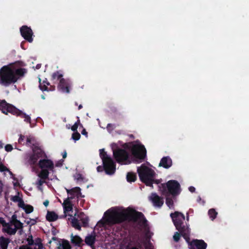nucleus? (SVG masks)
<instances>
[{
	"mask_svg": "<svg viewBox=\"0 0 249 249\" xmlns=\"http://www.w3.org/2000/svg\"><path fill=\"white\" fill-rule=\"evenodd\" d=\"M147 158V151L139 140L125 142V164L140 163Z\"/></svg>",
	"mask_w": 249,
	"mask_h": 249,
	"instance_id": "obj_1",
	"label": "nucleus"
},
{
	"mask_svg": "<svg viewBox=\"0 0 249 249\" xmlns=\"http://www.w3.org/2000/svg\"><path fill=\"white\" fill-rule=\"evenodd\" d=\"M124 209L123 207H113L107 210L104 214L102 218L98 221L95 228H106L119 223L124 220Z\"/></svg>",
	"mask_w": 249,
	"mask_h": 249,
	"instance_id": "obj_2",
	"label": "nucleus"
},
{
	"mask_svg": "<svg viewBox=\"0 0 249 249\" xmlns=\"http://www.w3.org/2000/svg\"><path fill=\"white\" fill-rule=\"evenodd\" d=\"M125 221L136 224V229L138 232L142 230H144L146 236L147 238L150 239V236L149 235L150 229L148 221L142 212L137 211L130 207L125 208Z\"/></svg>",
	"mask_w": 249,
	"mask_h": 249,
	"instance_id": "obj_3",
	"label": "nucleus"
},
{
	"mask_svg": "<svg viewBox=\"0 0 249 249\" xmlns=\"http://www.w3.org/2000/svg\"><path fill=\"white\" fill-rule=\"evenodd\" d=\"M25 73L22 69H17L13 64L4 66L0 69V84L7 86L14 83Z\"/></svg>",
	"mask_w": 249,
	"mask_h": 249,
	"instance_id": "obj_4",
	"label": "nucleus"
},
{
	"mask_svg": "<svg viewBox=\"0 0 249 249\" xmlns=\"http://www.w3.org/2000/svg\"><path fill=\"white\" fill-rule=\"evenodd\" d=\"M176 229L179 232H176L173 235L174 240L178 242L180 239V235L186 240L189 239L190 231L188 226L184 224L185 216L181 213L175 212L170 214Z\"/></svg>",
	"mask_w": 249,
	"mask_h": 249,
	"instance_id": "obj_5",
	"label": "nucleus"
},
{
	"mask_svg": "<svg viewBox=\"0 0 249 249\" xmlns=\"http://www.w3.org/2000/svg\"><path fill=\"white\" fill-rule=\"evenodd\" d=\"M159 189L162 195H172L173 197L178 196L180 193V185L176 180H170L166 183H161L159 186Z\"/></svg>",
	"mask_w": 249,
	"mask_h": 249,
	"instance_id": "obj_6",
	"label": "nucleus"
},
{
	"mask_svg": "<svg viewBox=\"0 0 249 249\" xmlns=\"http://www.w3.org/2000/svg\"><path fill=\"white\" fill-rule=\"evenodd\" d=\"M137 173L142 182L147 186H152V178H155L156 175L152 169L142 164L137 167Z\"/></svg>",
	"mask_w": 249,
	"mask_h": 249,
	"instance_id": "obj_7",
	"label": "nucleus"
},
{
	"mask_svg": "<svg viewBox=\"0 0 249 249\" xmlns=\"http://www.w3.org/2000/svg\"><path fill=\"white\" fill-rule=\"evenodd\" d=\"M74 210L75 213L74 215H72L71 217H69L68 219L69 220H71L73 227L80 230L81 226L79 221H81L83 226H86L88 223V218L83 212H79L76 208H75Z\"/></svg>",
	"mask_w": 249,
	"mask_h": 249,
	"instance_id": "obj_8",
	"label": "nucleus"
},
{
	"mask_svg": "<svg viewBox=\"0 0 249 249\" xmlns=\"http://www.w3.org/2000/svg\"><path fill=\"white\" fill-rule=\"evenodd\" d=\"M100 156L102 160L104 167L107 174H112L115 170L114 163L111 158L104 151V149L100 150Z\"/></svg>",
	"mask_w": 249,
	"mask_h": 249,
	"instance_id": "obj_9",
	"label": "nucleus"
},
{
	"mask_svg": "<svg viewBox=\"0 0 249 249\" xmlns=\"http://www.w3.org/2000/svg\"><path fill=\"white\" fill-rule=\"evenodd\" d=\"M0 107L2 108L1 109L2 112L5 114H7L8 112H11L14 114L20 116L22 118H24V120L25 121L29 122L30 121V117L29 116L21 112L15 107L6 103L4 101H2L0 102Z\"/></svg>",
	"mask_w": 249,
	"mask_h": 249,
	"instance_id": "obj_10",
	"label": "nucleus"
},
{
	"mask_svg": "<svg viewBox=\"0 0 249 249\" xmlns=\"http://www.w3.org/2000/svg\"><path fill=\"white\" fill-rule=\"evenodd\" d=\"M22 228V223L19 221L15 219L14 217H12V220L9 223H7V226L3 231L7 233L13 234H15L18 229Z\"/></svg>",
	"mask_w": 249,
	"mask_h": 249,
	"instance_id": "obj_11",
	"label": "nucleus"
},
{
	"mask_svg": "<svg viewBox=\"0 0 249 249\" xmlns=\"http://www.w3.org/2000/svg\"><path fill=\"white\" fill-rule=\"evenodd\" d=\"M148 199L155 207L161 208L164 203L163 197L158 196L156 193H152L148 196Z\"/></svg>",
	"mask_w": 249,
	"mask_h": 249,
	"instance_id": "obj_12",
	"label": "nucleus"
},
{
	"mask_svg": "<svg viewBox=\"0 0 249 249\" xmlns=\"http://www.w3.org/2000/svg\"><path fill=\"white\" fill-rule=\"evenodd\" d=\"M64 210V213L65 216H69L71 217L73 212V204L72 203L70 198H67L64 200L62 203Z\"/></svg>",
	"mask_w": 249,
	"mask_h": 249,
	"instance_id": "obj_13",
	"label": "nucleus"
},
{
	"mask_svg": "<svg viewBox=\"0 0 249 249\" xmlns=\"http://www.w3.org/2000/svg\"><path fill=\"white\" fill-rule=\"evenodd\" d=\"M189 249H206L207 244L203 240L193 239L188 243Z\"/></svg>",
	"mask_w": 249,
	"mask_h": 249,
	"instance_id": "obj_14",
	"label": "nucleus"
},
{
	"mask_svg": "<svg viewBox=\"0 0 249 249\" xmlns=\"http://www.w3.org/2000/svg\"><path fill=\"white\" fill-rule=\"evenodd\" d=\"M53 78L54 79H59L60 84L59 85V88L63 91L67 93L69 92V85L67 84L64 79H61L62 77V75L60 74L59 72L55 73L53 74Z\"/></svg>",
	"mask_w": 249,
	"mask_h": 249,
	"instance_id": "obj_15",
	"label": "nucleus"
},
{
	"mask_svg": "<svg viewBox=\"0 0 249 249\" xmlns=\"http://www.w3.org/2000/svg\"><path fill=\"white\" fill-rule=\"evenodd\" d=\"M20 33L24 39L29 42L33 41V32L31 28L26 26H23L20 28Z\"/></svg>",
	"mask_w": 249,
	"mask_h": 249,
	"instance_id": "obj_16",
	"label": "nucleus"
},
{
	"mask_svg": "<svg viewBox=\"0 0 249 249\" xmlns=\"http://www.w3.org/2000/svg\"><path fill=\"white\" fill-rule=\"evenodd\" d=\"M43 153L42 150L36 147L33 149V154L30 158V161L31 163H35L37 160L42 157Z\"/></svg>",
	"mask_w": 249,
	"mask_h": 249,
	"instance_id": "obj_17",
	"label": "nucleus"
},
{
	"mask_svg": "<svg viewBox=\"0 0 249 249\" xmlns=\"http://www.w3.org/2000/svg\"><path fill=\"white\" fill-rule=\"evenodd\" d=\"M66 190L69 196L68 198H70L71 200L75 197H78L81 196V190L79 187H75L71 189H66Z\"/></svg>",
	"mask_w": 249,
	"mask_h": 249,
	"instance_id": "obj_18",
	"label": "nucleus"
},
{
	"mask_svg": "<svg viewBox=\"0 0 249 249\" xmlns=\"http://www.w3.org/2000/svg\"><path fill=\"white\" fill-rule=\"evenodd\" d=\"M113 154L116 160L120 163H123L124 160V151L123 149H118L113 150Z\"/></svg>",
	"mask_w": 249,
	"mask_h": 249,
	"instance_id": "obj_19",
	"label": "nucleus"
},
{
	"mask_svg": "<svg viewBox=\"0 0 249 249\" xmlns=\"http://www.w3.org/2000/svg\"><path fill=\"white\" fill-rule=\"evenodd\" d=\"M172 165V160L169 156L163 157L159 163V166H162L166 169L170 168Z\"/></svg>",
	"mask_w": 249,
	"mask_h": 249,
	"instance_id": "obj_20",
	"label": "nucleus"
},
{
	"mask_svg": "<svg viewBox=\"0 0 249 249\" xmlns=\"http://www.w3.org/2000/svg\"><path fill=\"white\" fill-rule=\"evenodd\" d=\"M39 167L44 169H52L53 168V164L52 161L49 160H40L39 162Z\"/></svg>",
	"mask_w": 249,
	"mask_h": 249,
	"instance_id": "obj_21",
	"label": "nucleus"
},
{
	"mask_svg": "<svg viewBox=\"0 0 249 249\" xmlns=\"http://www.w3.org/2000/svg\"><path fill=\"white\" fill-rule=\"evenodd\" d=\"M96 239V235L95 233H92L87 235L85 239L86 243L90 246H92Z\"/></svg>",
	"mask_w": 249,
	"mask_h": 249,
	"instance_id": "obj_22",
	"label": "nucleus"
},
{
	"mask_svg": "<svg viewBox=\"0 0 249 249\" xmlns=\"http://www.w3.org/2000/svg\"><path fill=\"white\" fill-rule=\"evenodd\" d=\"M11 200L14 202H17L19 207L23 205V201L22 199V195H20L19 193H18L15 196H12L11 197Z\"/></svg>",
	"mask_w": 249,
	"mask_h": 249,
	"instance_id": "obj_23",
	"label": "nucleus"
},
{
	"mask_svg": "<svg viewBox=\"0 0 249 249\" xmlns=\"http://www.w3.org/2000/svg\"><path fill=\"white\" fill-rule=\"evenodd\" d=\"M71 243L76 245L79 246L83 242L82 238L78 235H73V234H71Z\"/></svg>",
	"mask_w": 249,
	"mask_h": 249,
	"instance_id": "obj_24",
	"label": "nucleus"
},
{
	"mask_svg": "<svg viewBox=\"0 0 249 249\" xmlns=\"http://www.w3.org/2000/svg\"><path fill=\"white\" fill-rule=\"evenodd\" d=\"M58 249H71L69 242L66 240H62L58 245Z\"/></svg>",
	"mask_w": 249,
	"mask_h": 249,
	"instance_id": "obj_25",
	"label": "nucleus"
},
{
	"mask_svg": "<svg viewBox=\"0 0 249 249\" xmlns=\"http://www.w3.org/2000/svg\"><path fill=\"white\" fill-rule=\"evenodd\" d=\"M137 178V175L135 173L130 172L127 173L126 178L128 182H135Z\"/></svg>",
	"mask_w": 249,
	"mask_h": 249,
	"instance_id": "obj_26",
	"label": "nucleus"
},
{
	"mask_svg": "<svg viewBox=\"0 0 249 249\" xmlns=\"http://www.w3.org/2000/svg\"><path fill=\"white\" fill-rule=\"evenodd\" d=\"M46 218L49 221H53L57 219L58 215L53 212H48Z\"/></svg>",
	"mask_w": 249,
	"mask_h": 249,
	"instance_id": "obj_27",
	"label": "nucleus"
},
{
	"mask_svg": "<svg viewBox=\"0 0 249 249\" xmlns=\"http://www.w3.org/2000/svg\"><path fill=\"white\" fill-rule=\"evenodd\" d=\"M9 242L8 239L3 237L0 238V246L2 249H7Z\"/></svg>",
	"mask_w": 249,
	"mask_h": 249,
	"instance_id": "obj_28",
	"label": "nucleus"
},
{
	"mask_svg": "<svg viewBox=\"0 0 249 249\" xmlns=\"http://www.w3.org/2000/svg\"><path fill=\"white\" fill-rule=\"evenodd\" d=\"M19 207L23 209L27 213H32L34 210V208L32 206L25 204L24 202L23 205Z\"/></svg>",
	"mask_w": 249,
	"mask_h": 249,
	"instance_id": "obj_29",
	"label": "nucleus"
},
{
	"mask_svg": "<svg viewBox=\"0 0 249 249\" xmlns=\"http://www.w3.org/2000/svg\"><path fill=\"white\" fill-rule=\"evenodd\" d=\"M48 175H49L48 171L46 169H43L41 170V171L40 172V173H39L37 175V176L39 178L46 179L48 178Z\"/></svg>",
	"mask_w": 249,
	"mask_h": 249,
	"instance_id": "obj_30",
	"label": "nucleus"
},
{
	"mask_svg": "<svg viewBox=\"0 0 249 249\" xmlns=\"http://www.w3.org/2000/svg\"><path fill=\"white\" fill-rule=\"evenodd\" d=\"M169 195H167V196H166V204L170 208H171L173 207L174 202L172 198L169 197Z\"/></svg>",
	"mask_w": 249,
	"mask_h": 249,
	"instance_id": "obj_31",
	"label": "nucleus"
},
{
	"mask_svg": "<svg viewBox=\"0 0 249 249\" xmlns=\"http://www.w3.org/2000/svg\"><path fill=\"white\" fill-rule=\"evenodd\" d=\"M208 214L210 218L213 220L216 217L217 213L214 209H211L208 211Z\"/></svg>",
	"mask_w": 249,
	"mask_h": 249,
	"instance_id": "obj_32",
	"label": "nucleus"
},
{
	"mask_svg": "<svg viewBox=\"0 0 249 249\" xmlns=\"http://www.w3.org/2000/svg\"><path fill=\"white\" fill-rule=\"evenodd\" d=\"M45 180L44 179L39 178L36 183L37 187L41 191H42L41 185L45 182Z\"/></svg>",
	"mask_w": 249,
	"mask_h": 249,
	"instance_id": "obj_33",
	"label": "nucleus"
},
{
	"mask_svg": "<svg viewBox=\"0 0 249 249\" xmlns=\"http://www.w3.org/2000/svg\"><path fill=\"white\" fill-rule=\"evenodd\" d=\"M0 171L1 172H4L7 171L9 173V174L10 175V176H13L12 173L3 164L0 163Z\"/></svg>",
	"mask_w": 249,
	"mask_h": 249,
	"instance_id": "obj_34",
	"label": "nucleus"
},
{
	"mask_svg": "<svg viewBox=\"0 0 249 249\" xmlns=\"http://www.w3.org/2000/svg\"><path fill=\"white\" fill-rule=\"evenodd\" d=\"M80 138V134L77 132H75L72 135V139L75 141H78Z\"/></svg>",
	"mask_w": 249,
	"mask_h": 249,
	"instance_id": "obj_35",
	"label": "nucleus"
},
{
	"mask_svg": "<svg viewBox=\"0 0 249 249\" xmlns=\"http://www.w3.org/2000/svg\"><path fill=\"white\" fill-rule=\"evenodd\" d=\"M125 249H126V248H125ZM130 249H139L137 247H133L131 248H130ZM145 249H153V247L152 244L149 243L148 244V245H146L145 246Z\"/></svg>",
	"mask_w": 249,
	"mask_h": 249,
	"instance_id": "obj_36",
	"label": "nucleus"
},
{
	"mask_svg": "<svg viewBox=\"0 0 249 249\" xmlns=\"http://www.w3.org/2000/svg\"><path fill=\"white\" fill-rule=\"evenodd\" d=\"M13 149V146L11 144H7L5 146V149L6 151L7 152H10L12 150V149Z\"/></svg>",
	"mask_w": 249,
	"mask_h": 249,
	"instance_id": "obj_37",
	"label": "nucleus"
},
{
	"mask_svg": "<svg viewBox=\"0 0 249 249\" xmlns=\"http://www.w3.org/2000/svg\"><path fill=\"white\" fill-rule=\"evenodd\" d=\"M79 122L75 123L71 127V129L73 131H76L78 128Z\"/></svg>",
	"mask_w": 249,
	"mask_h": 249,
	"instance_id": "obj_38",
	"label": "nucleus"
},
{
	"mask_svg": "<svg viewBox=\"0 0 249 249\" xmlns=\"http://www.w3.org/2000/svg\"><path fill=\"white\" fill-rule=\"evenodd\" d=\"M0 223L2 225L3 229H4L6 226L7 225V223H6L3 218L1 217H0Z\"/></svg>",
	"mask_w": 249,
	"mask_h": 249,
	"instance_id": "obj_39",
	"label": "nucleus"
},
{
	"mask_svg": "<svg viewBox=\"0 0 249 249\" xmlns=\"http://www.w3.org/2000/svg\"><path fill=\"white\" fill-rule=\"evenodd\" d=\"M152 185L153 184V183H155V184H159L161 182V179H155V178H152ZM152 187H153V186H151Z\"/></svg>",
	"mask_w": 249,
	"mask_h": 249,
	"instance_id": "obj_40",
	"label": "nucleus"
},
{
	"mask_svg": "<svg viewBox=\"0 0 249 249\" xmlns=\"http://www.w3.org/2000/svg\"><path fill=\"white\" fill-rule=\"evenodd\" d=\"M43 246L40 243H36L35 244V249H42Z\"/></svg>",
	"mask_w": 249,
	"mask_h": 249,
	"instance_id": "obj_41",
	"label": "nucleus"
},
{
	"mask_svg": "<svg viewBox=\"0 0 249 249\" xmlns=\"http://www.w3.org/2000/svg\"><path fill=\"white\" fill-rule=\"evenodd\" d=\"M114 128V126L111 124H108L107 126V129L109 131H112Z\"/></svg>",
	"mask_w": 249,
	"mask_h": 249,
	"instance_id": "obj_42",
	"label": "nucleus"
},
{
	"mask_svg": "<svg viewBox=\"0 0 249 249\" xmlns=\"http://www.w3.org/2000/svg\"><path fill=\"white\" fill-rule=\"evenodd\" d=\"M135 247H137L139 249H142V244L141 242H138Z\"/></svg>",
	"mask_w": 249,
	"mask_h": 249,
	"instance_id": "obj_43",
	"label": "nucleus"
},
{
	"mask_svg": "<svg viewBox=\"0 0 249 249\" xmlns=\"http://www.w3.org/2000/svg\"><path fill=\"white\" fill-rule=\"evenodd\" d=\"M189 190L191 192V193H194L195 192V190H196V189L193 186H190L189 187Z\"/></svg>",
	"mask_w": 249,
	"mask_h": 249,
	"instance_id": "obj_44",
	"label": "nucleus"
},
{
	"mask_svg": "<svg viewBox=\"0 0 249 249\" xmlns=\"http://www.w3.org/2000/svg\"><path fill=\"white\" fill-rule=\"evenodd\" d=\"M19 249H31V248L26 246H23L21 247Z\"/></svg>",
	"mask_w": 249,
	"mask_h": 249,
	"instance_id": "obj_45",
	"label": "nucleus"
},
{
	"mask_svg": "<svg viewBox=\"0 0 249 249\" xmlns=\"http://www.w3.org/2000/svg\"><path fill=\"white\" fill-rule=\"evenodd\" d=\"M24 139V136H22V135H20V137L18 139V142H21Z\"/></svg>",
	"mask_w": 249,
	"mask_h": 249,
	"instance_id": "obj_46",
	"label": "nucleus"
},
{
	"mask_svg": "<svg viewBox=\"0 0 249 249\" xmlns=\"http://www.w3.org/2000/svg\"><path fill=\"white\" fill-rule=\"evenodd\" d=\"M27 241L29 245H32L33 244V240H32V239H30L29 238H28Z\"/></svg>",
	"mask_w": 249,
	"mask_h": 249,
	"instance_id": "obj_47",
	"label": "nucleus"
},
{
	"mask_svg": "<svg viewBox=\"0 0 249 249\" xmlns=\"http://www.w3.org/2000/svg\"><path fill=\"white\" fill-rule=\"evenodd\" d=\"M32 141V139L31 138H27V144L29 143H31Z\"/></svg>",
	"mask_w": 249,
	"mask_h": 249,
	"instance_id": "obj_48",
	"label": "nucleus"
},
{
	"mask_svg": "<svg viewBox=\"0 0 249 249\" xmlns=\"http://www.w3.org/2000/svg\"><path fill=\"white\" fill-rule=\"evenodd\" d=\"M97 170L98 172H101L102 171V167L101 166H99L97 168Z\"/></svg>",
	"mask_w": 249,
	"mask_h": 249,
	"instance_id": "obj_49",
	"label": "nucleus"
},
{
	"mask_svg": "<svg viewBox=\"0 0 249 249\" xmlns=\"http://www.w3.org/2000/svg\"><path fill=\"white\" fill-rule=\"evenodd\" d=\"M49 201H48V200H46L45 201H44V202L43 204H44L46 207H47V206H48V205H49Z\"/></svg>",
	"mask_w": 249,
	"mask_h": 249,
	"instance_id": "obj_50",
	"label": "nucleus"
},
{
	"mask_svg": "<svg viewBox=\"0 0 249 249\" xmlns=\"http://www.w3.org/2000/svg\"><path fill=\"white\" fill-rule=\"evenodd\" d=\"M130 138H131L132 139H134V136L133 134H129L128 135Z\"/></svg>",
	"mask_w": 249,
	"mask_h": 249,
	"instance_id": "obj_51",
	"label": "nucleus"
},
{
	"mask_svg": "<svg viewBox=\"0 0 249 249\" xmlns=\"http://www.w3.org/2000/svg\"><path fill=\"white\" fill-rule=\"evenodd\" d=\"M82 134L83 135H87V133L85 130H83V131L82 132Z\"/></svg>",
	"mask_w": 249,
	"mask_h": 249,
	"instance_id": "obj_52",
	"label": "nucleus"
},
{
	"mask_svg": "<svg viewBox=\"0 0 249 249\" xmlns=\"http://www.w3.org/2000/svg\"><path fill=\"white\" fill-rule=\"evenodd\" d=\"M67 156V153L65 152L64 153L63 155V158H65Z\"/></svg>",
	"mask_w": 249,
	"mask_h": 249,
	"instance_id": "obj_53",
	"label": "nucleus"
},
{
	"mask_svg": "<svg viewBox=\"0 0 249 249\" xmlns=\"http://www.w3.org/2000/svg\"><path fill=\"white\" fill-rule=\"evenodd\" d=\"M3 147V144L1 142H0V148H2Z\"/></svg>",
	"mask_w": 249,
	"mask_h": 249,
	"instance_id": "obj_54",
	"label": "nucleus"
},
{
	"mask_svg": "<svg viewBox=\"0 0 249 249\" xmlns=\"http://www.w3.org/2000/svg\"><path fill=\"white\" fill-rule=\"evenodd\" d=\"M82 105H80L78 107L79 109H80L81 108H82Z\"/></svg>",
	"mask_w": 249,
	"mask_h": 249,
	"instance_id": "obj_55",
	"label": "nucleus"
},
{
	"mask_svg": "<svg viewBox=\"0 0 249 249\" xmlns=\"http://www.w3.org/2000/svg\"><path fill=\"white\" fill-rule=\"evenodd\" d=\"M201 200V197L200 196L198 197V198L197 199V200Z\"/></svg>",
	"mask_w": 249,
	"mask_h": 249,
	"instance_id": "obj_56",
	"label": "nucleus"
},
{
	"mask_svg": "<svg viewBox=\"0 0 249 249\" xmlns=\"http://www.w3.org/2000/svg\"><path fill=\"white\" fill-rule=\"evenodd\" d=\"M187 220L188 221L189 220V216H188V215L187 216Z\"/></svg>",
	"mask_w": 249,
	"mask_h": 249,
	"instance_id": "obj_57",
	"label": "nucleus"
},
{
	"mask_svg": "<svg viewBox=\"0 0 249 249\" xmlns=\"http://www.w3.org/2000/svg\"><path fill=\"white\" fill-rule=\"evenodd\" d=\"M125 231L127 230L126 225V224H125Z\"/></svg>",
	"mask_w": 249,
	"mask_h": 249,
	"instance_id": "obj_58",
	"label": "nucleus"
},
{
	"mask_svg": "<svg viewBox=\"0 0 249 249\" xmlns=\"http://www.w3.org/2000/svg\"><path fill=\"white\" fill-rule=\"evenodd\" d=\"M125 244H126V241H125Z\"/></svg>",
	"mask_w": 249,
	"mask_h": 249,
	"instance_id": "obj_59",
	"label": "nucleus"
}]
</instances>
